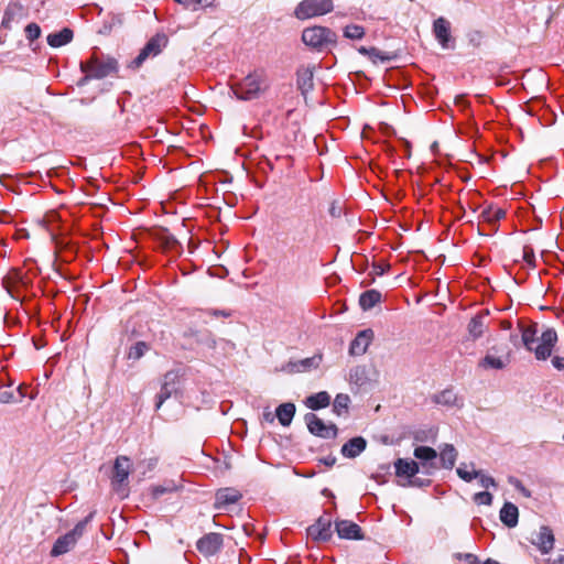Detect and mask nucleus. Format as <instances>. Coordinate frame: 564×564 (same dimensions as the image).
<instances>
[{"label":"nucleus","mask_w":564,"mask_h":564,"mask_svg":"<svg viewBox=\"0 0 564 564\" xmlns=\"http://www.w3.org/2000/svg\"><path fill=\"white\" fill-rule=\"evenodd\" d=\"M358 52L362 55H367V56H370V53H373L375 52V47H370V48H367L365 46H361L358 48Z\"/></svg>","instance_id":"nucleus-51"},{"label":"nucleus","mask_w":564,"mask_h":564,"mask_svg":"<svg viewBox=\"0 0 564 564\" xmlns=\"http://www.w3.org/2000/svg\"><path fill=\"white\" fill-rule=\"evenodd\" d=\"M434 401L437 404L446 405V406H454L458 405V398L457 394L454 392L453 389H445L442 392L434 395Z\"/></svg>","instance_id":"nucleus-29"},{"label":"nucleus","mask_w":564,"mask_h":564,"mask_svg":"<svg viewBox=\"0 0 564 564\" xmlns=\"http://www.w3.org/2000/svg\"><path fill=\"white\" fill-rule=\"evenodd\" d=\"M86 75L80 79V82L78 83L79 85H84L86 84L89 79L94 78L93 76H90V74L88 73H85Z\"/></svg>","instance_id":"nucleus-54"},{"label":"nucleus","mask_w":564,"mask_h":564,"mask_svg":"<svg viewBox=\"0 0 564 564\" xmlns=\"http://www.w3.org/2000/svg\"><path fill=\"white\" fill-rule=\"evenodd\" d=\"M22 7L18 3H10L4 10L3 18L1 21V26L4 29L10 30L11 23L14 21V19L21 14Z\"/></svg>","instance_id":"nucleus-27"},{"label":"nucleus","mask_w":564,"mask_h":564,"mask_svg":"<svg viewBox=\"0 0 564 564\" xmlns=\"http://www.w3.org/2000/svg\"><path fill=\"white\" fill-rule=\"evenodd\" d=\"M241 498V494L234 488H221L216 492L215 507L221 509L226 506L238 502Z\"/></svg>","instance_id":"nucleus-18"},{"label":"nucleus","mask_w":564,"mask_h":564,"mask_svg":"<svg viewBox=\"0 0 564 564\" xmlns=\"http://www.w3.org/2000/svg\"><path fill=\"white\" fill-rule=\"evenodd\" d=\"M395 474L398 477L412 478L419 470V464L415 460H409L404 458H398L394 462Z\"/></svg>","instance_id":"nucleus-19"},{"label":"nucleus","mask_w":564,"mask_h":564,"mask_svg":"<svg viewBox=\"0 0 564 564\" xmlns=\"http://www.w3.org/2000/svg\"><path fill=\"white\" fill-rule=\"evenodd\" d=\"M350 399L347 394L339 393L336 395L334 403H333V411L337 415H341L343 413H346L348 411Z\"/></svg>","instance_id":"nucleus-36"},{"label":"nucleus","mask_w":564,"mask_h":564,"mask_svg":"<svg viewBox=\"0 0 564 564\" xmlns=\"http://www.w3.org/2000/svg\"><path fill=\"white\" fill-rule=\"evenodd\" d=\"M94 517L95 511H91L84 520L79 521L72 531L59 536L52 547L51 555L59 556L70 551L76 545L78 539L83 535L87 524Z\"/></svg>","instance_id":"nucleus-2"},{"label":"nucleus","mask_w":564,"mask_h":564,"mask_svg":"<svg viewBox=\"0 0 564 564\" xmlns=\"http://www.w3.org/2000/svg\"><path fill=\"white\" fill-rule=\"evenodd\" d=\"M174 490H176V486L173 481H171L167 485H159V486L153 487L152 494H153L154 498H159L162 495H164L166 492H172Z\"/></svg>","instance_id":"nucleus-40"},{"label":"nucleus","mask_w":564,"mask_h":564,"mask_svg":"<svg viewBox=\"0 0 564 564\" xmlns=\"http://www.w3.org/2000/svg\"><path fill=\"white\" fill-rule=\"evenodd\" d=\"M552 564H564V556H558Z\"/></svg>","instance_id":"nucleus-55"},{"label":"nucleus","mask_w":564,"mask_h":564,"mask_svg":"<svg viewBox=\"0 0 564 564\" xmlns=\"http://www.w3.org/2000/svg\"><path fill=\"white\" fill-rule=\"evenodd\" d=\"M552 365L558 369V370H563L564 369V357H558V356H555L553 359H552Z\"/></svg>","instance_id":"nucleus-49"},{"label":"nucleus","mask_w":564,"mask_h":564,"mask_svg":"<svg viewBox=\"0 0 564 564\" xmlns=\"http://www.w3.org/2000/svg\"><path fill=\"white\" fill-rule=\"evenodd\" d=\"M481 39V35L480 33H475L474 36L470 39V42L474 43L475 45H479V41Z\"/></svg>","instance_id":"nucleus-52"},{"label":"nucleus","mask_w":564,"mask_h":564,"mask_svg":"<svg viewBox=\"0 0 564 564\" xmlns=\"http://www.w3.org/2000/svg\"><path fill=\"white\" fill-rule=\"evenodd\" d=\"M479 471V476L477 477L479 479V484L482 488L488 489L489 487H496V480L491 476H487L482 474L481 470Z\"/></svg>","instance_id":"nucleus-43"},{"label":"nucleus","mask_w":564,"mask_h":564,"mask_svg":"<svg viewBox=\"0 0 564 564\" xmlns=\"http://www.w3.org/2000/svg\"><path fill=\"white\" fill-rule=\"evenodd\" d=\"M131 460L127 456H118L113 464L111 486L113 491L118 494L121 499L127 498L129 495L126 482L131 473Z\"/></svg>","instance_id":"nucleus-5"},{"label":"nucleus","mask_w":564,"mask_h":564,"mask_svg":"<svg viewBox=\"0 0 564 564\" xmlns=\"http://www.w3.org/2000/svg\"><path fill=\"white\" fill-rule=\"evenodd\" d=\"M373 338V332L371 329H364L357 334L355 339L351 341L349 352L352 356H361L367 351L371 340Z\"/></svg>","instance_id":"nucleus-16"},{"label":"nucleus","mask_w":564,"mask_h":564,"mask_svg":"<svg viewBox=\"0 0 564 564\" xmlns=\"http://www.w3.org/2000/svg\"><path fill=\"white\" fill-rule=\"evenodd\" d=\"M178 373L176 371H169L165 373L161 390L156 395L155 409L159 410L162 404L171 398L177 390Z\"/></svg>","instance_id":"nucleus-12"},{"label":"nucleus","mask_w":564,"mask_h":564,"mask_svg":"<svg viewBox=\"0 0 564 564\" xmlns=\"http://www.w3.org/2000/svg\"><path fill=\"white\" fill-rule=\"evenodd\" d=\"M322 356H313L310 358H305L300 360L299 362L292 364V371L301 372L306 371L312 368H317L321 364Z\"/></svg>","instance_id":"nucleus-30"},{"label":"nucleus","mask_w":564,"mask_h":564,"mask_svg":"<svg viewBox=\"0 0 564 564\" xmlns=\"http://www.w3.org/2000/svg\"><path fill=\"white\" fill-rule=\"evenodd\" d=\"M297 86L303 95L313 89V69L310 67H302L297 70Z\"/></svg>","instance_id":"nucleus-22"},{"label":"nucleus","mask_w":564,"mask_h":564,"mask_svg":"<svg viewBox=\"0 0 564 564\" xmlns=\"http://www.w3.org/2000/svg\"><path fill=\"white\" fill-rule=\"evenodd\" d=\"M178 4H182L186 9H191L193 11L198 10L200 7L208 8L212 7L214 0H174Z\"/></svg>","instance_id":"nucleus-37"},{"label":"nucleus","mask_w":564,"mask_h":564,"mask_svg":"<svg viewBox=\"0 0 564 564\" xmlns=\"http://www.w3.org/2000/svg\"><path fill=\"white\" fill-rule=\"evenodd\" d=\"M80 70L83 73L90 74L95 79H101L117 73L118 62L116 58L110 56L102 58L93 56L86 62H80Z\"/></svg>","instance_id":"nucleus-4"},{"label":"nucleus","mask_w":564,"mask_h":564,"mask_svg":"<svg viewBox=\"0 0 564 564\" xmlns=\"http://www.w3.org/2000/svg\"><path fill=\"white\" fill-rule=\"evenodd\" d=\"M380 301L381 293L377 290H368L359 297V304L365 311L372 308Z\"/></svg>","instance_id":"nucleus-26"},{"label":"nucleus","mask_w":564,"mask_h":564,"mask_svg":"<svg viewBox=\"0 0 564 564\" xmlns=\"http://www.w3.org/2000/svg\"><path fill=\"white\" fill-rule=\"evenodd\" d=\"M366 446L367 441L362 436H356L341 446L340 453L346 458H356L366 449Z\"/></svg>","instance_id":"nucleus-17"},{"label":"nucleus","mask_w":564,"mask_h":564,"mask_svg":"<svg viewBox=\"0 0 564 564\" xmlns=\"http://www.w3.org/2000/svg\"><path fill=\"white\" fill-rule=\"evenodd\" d=\"M333 10L332 0H303L295 8L294 14L300 20L323 15Z\"/></svg>","instance_id":"nucleus-7"},{"label":"nucleus","mask_w":564,"mask_h":564,"mask_svg":"<svg viewBox=\"0 0 564 564\" xmlns=\"http://www.w3.org/2000/svg\"><path fill=\"white\" fill-rule=\"evenodd\" d=\"M506 212L505 209L497 207V206H488L485 208L481 214L480 218L489 224H494L496 221H499L500 219L505 218Z\"/></svg>","instance_id":"nucleus-28"},{"label":"nucleus","mask_w":564,"mask_h":564,"mask_svg":"<svg viewBox=\"0 0 564 564\" xmlns=\"http://www.w3.org/2000/svg\"><path fill=\"white\" fill-rule=\"evenodd\" d=\"M265 88L264 79L261 74L253 73L245 77L234 88V94L238 99L252 100L258 98Z\"/></svg>","instance_id":"nucleus-6"},{"label":"nucleus","mask_w":564,"mask_h":564,"mask_svg":"<svg viewBox=\"0 0 564 564\" xmlns=\"http://www.w3.org/2000/svg\"><path fill=\"white\" fill-rule=\"evenodd\" d=\"M523 258H524V260H525L528 263H531V262H532V259L534 258V254H533L532 250L524 249V251H523Z\"/></svg>","instance_id":"nucleus-50"},{"label":"nucleus","mask_w":564,"mask_h":564,"mask_svg":"<svg viewBox=\"0 0 564 564\" xmlns=\"http://www.w3.org/2000/svg\"><path fill=\"white\" fill-rule=\"evenodd\" d=\"M453 557L467 564H480L478 556L473 553H455Z\"/></svg>","instance_id":"nucleus-42"},{"label":"nucleus","mask_w":564,"mask_h":564,"mask_svg":"<svg viewBox=\"0 0 564 564\" xmlns=\"http://www.w3.org/2000/svg\"><path fill=\"white\" fill-rule=\"evenodd\" d=\"M519 510L516 505L506 502L500 510V520L508 528H514L518 524Z\"/></svg>","instance_id":"nucleus-20"},{"label":"nucleus","mask_w":564,"mask_h":564,"mask_svg":"<svg viewBox=\"0 0 564 564\" xmlns=\"http://www.w3.org/2000/svg\"><path fill=\"white\" fill-rule=\"evenodd\" d=\"M46 40L50 46L61 47L73 40V31L68 28H64L59 32L48 34Z\"/></svg>","instance_id":"nucleus-21"},{"label":"nucleus","mask_w":564,"mask_h":564,"mask_svg":"<svg viewBox=\"0 0 564 564\" xmlns=\"http://www.w3.org/2000/svg\"><path fill=\"white\" fill-rule=\"evenodd\" d=\"M167 44V37L163 33H158L152 36L144 47L140 51L139 55L130 63L129 67L139 68L149 57L159 55L163 47Z\"/></svg>","instance_id":"nucleus-8"},{"label":"nucleus","mask_w":564,"mask_h":564,"mask_svg":"<svg viewBox=\"0 0 564 564\" xmlns=\"http://www.w3.org/2000/svg\"><path fill=\"white\" fill-rule=\"evenodd\" d=\"M373 62H377L378 59L381 61V62H387V61H390L391 59V56H389L388 54L381 52L380 50L376 48L375 47V52L373 53H370V56H369Z\"/></svg>","instance_id":"nucleus-45"},{"label":"nucleus","mask_w":564,"mask_h":564,"mask_svg":"<svg viewBox=\"0 0 564 564\" xmlns=\"http://www.w3.org/2000/svg\"><path fill=\"white\" fill-rule=\"evenodd\" d=\"M344 35L350 40H360L365 35V30L358 24H350L345 28Z\"/></svg>","instance_id":"nucleus-38"},{"label":"nucleus","mask_w":564,"mask_h":564,"mask_svg":"<svg viewBox=\"0 0 564 564\" xmlns=\"http://www.w3.org/2000/svg\"><path fill=\"white\" fill-rule=\"evenodd\" d=\"M307 536L316 542H327L333 536L332 518L326 512L307 528Z\"/></svg>","instance_id":"nucleus-10"},{"label":"nucleus","mask_w":564,"mask_h":564,"mask_svg":"<svg viewBox=\"0 0 564 564\" xmlns=\"http://www.w3.org/2000/svg\"><path fill=\"white\" fill-rule=\"evenodd\" d=\"M554 541L553 531L549 527L543 525L535 533L532 543L538 546L541 553L547 554L553 549Z\"/></svg>","instance_id":"nucleus-15"},{"label":"nucleus","mask_w":564,"mask_h":564,"mask_svg":"<svg viewBox=\"0 0 564 564\" xmlns=\"http://www.w3.org/2000/svg\"><path fill=\"white\" fill-rule=\"evenodd\" d=\"M390 268L387 263H373L371 273L375 275H382Z\"/></svg>","instance_id":"nucleus-48"},{"label":"nucleus","mask_w":564,"mask_h":564,"mask_svg":"<svg viewBox=\"0 0 564 564\" xmlns=\"http://www.w3.org/2000/svg\"><path fill=\"white\" fill-rule=\"evenodd\" d=\"M507 362L500 358L491 355H486L480 361L479 366L484 369H503Z\"/></svg>","instance_id":"nucleus-34"},{"label":"nucleus","mask_w":564,"mask_h":564,"mask_svg":"<svg viewBox=\"0 0 564 564\" xmlns=\"http://www.w3.org/2000/svg\"><path fill=\"white\" fill-rule=\"evenodd\" d=\"M25 36L30 42L39 39L41 36V28L39 24L32 22L25 26Z\"/></svg>","instance_id":"nucleus-39"},{"label":"nucleus","mask_w":564,"mask_h":564,"mask_svg":"<svg viewBox=\"0 0 564 564\" xmlns=\"http://www.w3.org/2000/svg\"><path fill=\"white\" fill-rule=\"evenodd\" d=\"M14 401L13 391L8 389H0V403H10Z\"/></svg>","instance_id":"nucleus-44"},{"label":"nucleus","mask_w":564,"mask_h":564,"mask_svg":"<svg viewBox=\"0 0 564 564\" xmlns=\"http://www.w3.org/2000/svg\"><path fill=\"white\" fill-rule=\"evenodd\" d=\"M433 33L443 48H453L454 41L451 36V23L443 17L433 23Z\"/></svg>","instance_id":"nucleus-13"},{"label":"nucleus","mask_w":564,"mask_h":564,"mask_svg":"<svg viewBox=\"0 0 564 564\" xmlns=\"http://www.w3.org/2000/svg\"><path fill=\"white\" fill-rule=\"evenodd\" d=\"M263 419L270 423H272L274 421V416L271 412H264L263 413Z\"/></svg>","instance_id":"nucleus-53"},{"label":"nucleus","mask_w":564,"mask_h":564,"mask_svg":"<svg viewBox=\"0 0 564 564\" xmlns=\"http://www.w3.org/2000/svg\"><path fill=\"white\" fill-rule=\"evenodd\" d=\"M411 484L412 485H421V482H419V479L412 480Z\"/></svg>","instance_id":"nucleus-56"},{"label":"nucleus","mask_w":564,"mask_h":564,"mask_svg":"<svg viewBox=\"0 0 564 564\" xmlns=\"http://www.w3.org/2000/svg\"><path fill=\"white\" fill-rule=\"evenodd\" d=\"M302 41L312 48L323 50L329 45H334L337 41V35L328 28L312 26L303 30Z\"/></svg>","instance_id":"nucleus-3"},{"label":"nucleus","mask_w":564,"mask_h":564,"mask_svg":"<svg viewBox=\"0 0 564 564\" xmlns=\"http://www.w3.org/2000/svg\"><path fill=\"white\" fill-rule=\"evenodd\" d=\"M457 458V451L451 444H445L440 454L442 466L446 469H452Z\"/></svg>","instance_id":"nucleus-25"},{"label":"nucleus","mask_w":564,"mask_h":564,"mask_svg":"<svg viewBox=\"0 0 564 564\" xmlns=\"http://www.w3.org/2000/svg\"><path fill=\"white\" fill-rule=\"evenodd\" d=\"M149 349L150 346L145 341H137L129 348L128 359L139 360L149 351Z\"/></svg>","instance_id":"nucleus-33"},{"label":"nucleus","mask_w":564,"mask_h":564,"mask_svg":"<svg viewBox=\"0 0 564 564\" xmlns=\"http://www.w3.org/2000/svg\"><path fill=\"white\" fill-rule=\"evenodd\" d=\"M474 501L478 505L490 506L492 503V495L488 491H481L474 495Z\"/></svg>","instance_id":"nucleus-41"},{"label":"nucleus","mask_w":564,"mask_h":564,"mask_svg":"<svg viewBox=\"0 0 564 564\" xmlns=\"http://www.w3.org/2000/svg\"><path fill=\"white\" fill-rule=\"evenodd\" d=\"M509 482L511 485H513L523 496H525V497L531 496L530 491L522 485V482L519 479H517L514 477H510Z\"/></svg>","instance_id":"nucleus-46"},{"label":"nucleus","mask_w":564,"mask_h":564,"mask_svg":"<svg viewBox=\"0 0 564 564\" xmlns=\"http://www.w3.org/2000/svg\"><path fill=\"white\" fill-rule=\"evenodd\" d=\"M329 215L332 217H340L341 213H343V208L340 206V204L336 200H334L332 204H330V207H329V210H328Z\"/></svg>","instance_id":"nucleus-47"},{"label":"nucleus","mask_w":564,"mask_h":564,"mask_svg":"<svg viewBox=\"0 0 564 564\" xmlns=\"http://www.w3.org/2000/svg\"><path fill=\"white\" fill-rule=\"evenodd\" d=\"M304 421L307 425L310 433L322 438H334L337 436V426L335 424H325L314 413H307L304 416Z\"/></svg>","instance_id":"nucleus-9"},{"label":"nucleus","mask_w":564,"mask_h":564,"mask_svg":"<svg viewBox=\"0 0 564 564\" xmlns=\"http://www.w3.org/2000/svg\"><path fill=\"white\" fill-rule=\"evenodd\" d=\"M536 335L538 329L535 324L522 326L521 338L524 347L530 351H534L536 359L545 360L552 354L553 347L557 341V334L554 328H546L541 334L539 344L534 346L538 340Z\"/></svg>","instance_id":"nucleus-1"},{"label":"nucleus","mask_w":564,"mask_h":564,"mask_svg":"<svg viewBox=\"0 0 564 564\" xmlns=\"http://www.w3.org/2000/svg\"><path fill=\"white\" fill-rule=\"evenodd\" d=\"M413 454L415 458L422 462L434 460L437 457L436 451L429 446H417Z\"/></svg>","instance_id":"nucleus-35"},{"label":"nucleus","mask_w":564,"mask_h":564,"mask_svg":"<svg viewBox=\"0 0 564 564\" xmlns=\"http://www.w3.org/2000/svg\"><path fill=\"white\" fill-rule=\"evenodd\" d=\"M485 325L484 317L476 315L468 324V333L473 339L479 338L484 334Z\"/></svg>","instance_id":"nucleus-32"},{"label":"nucleus","mask_w":564,"mask_h":564,"mask_svg":"<svg viewBox=\"0 0 564 564\" xmlns=\"http://www.w3.org/2000/svg\"><path fill=\"white\" fill-rule=\"evenodd\" d=\"M456 473L460 479L470 482L479 476V471L474 468V464L460 463Z\"/></svg>","instance_id":"nucleus-31"},{"label":"nucleus","mask_w":564,"mask_h":564,"mask_svg":"<svg viewBox=\"0 0 564 564\" xmlns=\"http://www.w3.org/2000/svg\"><path fill=\"white\" fill-rule=\"evenodd\" d=\"M335 529L340 539L362 540L361 528L349 520H338L335 522Z\"/></svg>","instance_id":"nucleus-14"},{"label":"nucleus","mask_w":564,"mask_h":564,"mask_svg":"<svg viewBox=\"0 0 564 564\" xmlns=\"http://www.w3.org/2000/svg\"><path fill=\"white\" fill-rule=\"evenodd\" d=\"M330 403V395L326 391L312 394L306 398L305 405L311 410H319L328 406Z\"/></svg>","instance_id":"nucleus-24"},{"label":"nucleus","mask_w":564,"mask_h":564,"mask_svg":"<svg viewBox=\"0 0 564 564\" xmlns=\"http://www.w3.org/2000/svg\"><path fill=\"white\" fill-rule=\"evenodd\" d=\"M295 414V405L291 402L282 403L276 408L275 415L283 426H289Z\"/></svg>","instance_id":"nucleus-23"},{"label":"nucleus","mask_w":564,"mask_h":564,"mask_svg":"<svg viewBox=\"0 0 564 564\" xmlns=\"http://www.w3.org/2000/svg\"><path fill=\"white\" fill-rule=\"evenodd\" d=\"M223 543L224 540L220 533L210 532L197 541L196 547L205 556H212L220 551Z\"/></svg>","instance_id":"nucleus-11"}]
</instances>
